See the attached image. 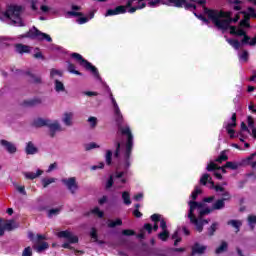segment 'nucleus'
Here are the masks:
<instances>
[{
  "label": "nucleus",
  "instance_id": "53",
  "mask_svg": "<svg viewBox=\"0 0 256 256\" xmlns=\"http://www.w3.org/2000/svg\"><path fill=\"white\" fill-rule=\"evenodd\" d=\"M16 189L22 195H27V192L25 191V186H17Z\"/></svg>",
  "mask_w": 256,
  "mask_h": 256
},
{
  "label": "nucleus",
  "instance_id": "15",
  "mask_svg": "<svg viewBox=\"0 0 256 256\" xmlns=\"http://www.w3.org/2000/svg\"><path fill=\"white\" fill-rule=\"evenodd\" d=\"M73 112H65L62 116V122L66 127H71L73 125Z\"/></svg>",
  "mask_w": 256,
  "mask_h": 256
},
{
  "label": "nucleus",
  "instance_id": "16",
  "mask_svg": "<svg viewBox=\"0 0 256 256\" xmlns=\"http://www.w3.org/2000/svg\"><path fill=\"white\" fill-rule=\"evenodd\" d=\"M207 250V246H203L199 243H195L192 247V255H203Z\"/></svg>",
  "mask_w": 256,
  "mask_h": 256
},
{
  "label": "nucleus",
  "instance_id": "13",
  "mask_svg": "<svg viewBox=\"0 0 256 256\" xmlns=\"http://www.w3.org/2000/svg\"><path fill=\"white\" fill-rule=\"evenodd\" d=\"M206 169L207 171H214L216 179H223V176L219 173V171H221V167H218L214 162H210Z\"/></svg>",
  "mask_w": 256,
  "mask_h": 256
},
{
  "label": "nucleus",
  "instance_id": "32",
  "mask_svg": "<svg viewBox=\"0 0 256 256\" xmlns=\"http://www.w3.org/2000/svg\"><path fill=\"white\" fill-rule=\"evenodd\" d=\"M120 225H123V221L121 219H117L116 221H113V220H109L108 221V227L110 229H113L117 226H120Z\"/></svg>",
  "mask_w": 256,
  "mask_h": 256
},
{
  "label": "nucleus",
  "instance_id": "37",
  "mask_svg": "<svg viewBox=\"0 0 256 256\" xmlns=\"http://www.w3.org/2000/svg\"><path fill=\"white\" fill-rule=\"evenodd\" d=\"M91 213H92L93 215H97L100 219H102V217H103V215H104L103 211H101V210L99 209V207L93 208V209L91 210Z\"/></svg>",
  "mask_w": 256,
  "mask_h": 256
},
{
  "label": "nucleus",
  "instance_id": "20",
  "mask_svg": "<svg viewBox=\"0 0 256 256\" xmlns=\"http://www.w3.org/2000/svg\"><path fill=\"white\" fill-rule=\"evenodd\" d=\"M66 63H67V71L72 73V75H79V76L83 75V73L76 70L77 67L75 66V64H73L69 61H67Z\"/></svg>",
  "mask_w": 256,
  "mask_h": 256
},
{
  "label": "nucleus",
  "instance_id": "57",
  "mask_svg": "<svg viewBox=\"0 0 256 256\" xmlns=\"http://www.w3.org/2000/svg\"><path fill=\"white\" fill-rule=\"evenodd\" d=\"M134 201H143V193H138L134 195Z\"/></svg>",
  "mask_w": 256,
  "mask_h": 256
},
{
  "label": "nucleus",
  "instance_id": "19",
  "mask_svg": "<svg viewBox=\"0 0 256 256\" xmlns=\"http://www.w3.org/2000/svg\"><path fill=\"white\" fill-rule=\"evenodd\" d=\"M41 175H43V170L38 169L37 172H26L24 173V176L26 177V179H37V177H41Z\"/></svg>",
  "mask_w": 256,
  "mask_h": 256
},
{
  "label": "nucleus",
  "instance_id": "49",
  "mask_svg": "<svg viewBox=\"0 0 256 256\" xmlns=\"http://www.w3.org/2000/svg\"><path fill=\"white\" fill-rule=\"evenodd\" d=\"M122 235H125L126 237H131V236L135 235V231L125 229L122 231Z\"/></svg>",
  "mask_w": 256,
  "mask_h": 256
},
{
  "label": "nucleus",
  "instance_id": "4",
  "mask_svg": "<svg viewBox=\"0 0 256 256\" xmlns=\"http://www.w3.org/2000/svg\"><path fill=\"white\" fill-rule=\"evenodd\" d=\"M237 127V114H232L231 118L224 122V129H226L230 139H235V137H239V140L241 143H244V146L237 143H232L231 147H234L235 149H238L239 151H245L246 149H249L251 145L247 142V139H249V136L252 137L256 141V127H255V120L252 118V116H248L246 123H241V130L240 133L237 134L235 132V128Z\"/></svg>",
  "mask_w": 256,
  "mask_h": 256
},
{
  "label": "nucleus",
  "instance_id": "2",
  "mask_svg": "<svg viewBox=\"0 0 256 256\" xmlns=\"http://www.w3.org/2000/svg\"><path fill=\"white\" fill-rule=\"evenodd\" d=\"M215 191L223 198L214 202L212 209L206 208L203 202H195V199L201 195V186H196L194 191L191 193L190 197L192 200L188 202V219L190 220V223L196 227V231L199 233L203 231V225H207V223H209L208 220H203V217H205V215H209L211 211H221V209H225V201H229V199H231V194H229V192L222 186H215Z\"/></svg>",
  "mask_w": 256,
  "mask_h": 256
},
{
  "label": "nucleus",
  "instance_id": "36",
  "mask_svg": "<svg viewBox=\"0 0 256 256\" xmlns=\"http://www.w3.org/2000/svg\"><path fill=\"white\" fill-rule=\"evenodd\" d=\"M227 251V242H222V244L216 249L217 255Z\"/></svg>",
  "mask_w": 256,
  "mask_h": 256
},
{
  "label": "nucleus",
  "instance_id": "11",
  "mask_svg": "<svg viewBox=\"0 0 256 256\" xmlns=\"http://www.w3.org/2000/svg\"><path fill=\"white\" fill-rule=\"evenodd\" d=\"M62 183L66 185V187L71 191V193H75L77 191V183L75 181V178H64L62 179Z\"/></svg>",
  "mask_w": 256,
  "mask_h": 256
},
{
  "label": "nucleus",
  "instance_id": "63",
  "mask_svg": "<svg viewBox=\"0 0 256 256\" xmlns=\"http://www.w3.org/2000/svg\"><path fill=\"white\" fill-rule=\"evenodd\" d=\"M35 59H43V54L41 52H36L34 54Z\"/></svg>",
  "mask_w": 256,
  "mask_h": 256
},
{
  "label": "nucleus",
  "instance_id": "14",
  "mask_svg": "<svg viewBox=\"0 0 256 256\" xmlns=\"http://www.w3.org/2000/svg\"><path fill=\"white\" fill-rule=\"evenodd\" d=\"M0 145L4 147V149L8 151V153H15V151H17V147H15V144L7 140H1Z\"/></svg>",
  "mask_w": 256,
  "mask_h": 256
},
{
  "label": "nucleus",
  "instance_id": "48",
  "mask_svg": "<svg viewBox=\"0 0 256 256\" xmlns=\"http://www.w3.org/2000/svg\"><path fill=\"white\" fill-rule=\"evenodd\" d=\"M217 223H213L210 228L208 229V234L213 235L215 231H217Z\"/></svg>",
  "mask_w": 256,
  "mask_h": 256
},
{
  "label": "nucleus",
  "instance_id": "26",
  "mask_svg": "<svg viewBox=\"0 0 256 256\" xmlns=\"http://www.w3.org/2000/svg\"><path fill=\"white\" fill-rule=\"evenodd\" d=\"M4 231H13V229H17V223L15 221L3 222Z\"/></svg>",
  "mask_w": 256,
  "mask_h": 256
},
{
  "label": "nucleus",
  "instance_id": "39",
  "mask_svg": "<svg viewBox=\"0 0 256 256\" xmlns=\"http://www.w3.org/2000/svg\"><path fill=\"white\" fill-rule=\"evenodd\" d=\"M90 237L94 241V243H97L98 241V236H97V229L92 228L90 231Z\"/></svg>",
  "mask_w": 256,
  "mask_h": 256
},
{
  "label": "nucleus",
  "instance_id": "23",
  "mask_svg": "<svg viewBox=\"0 0 256 256\" xmlns=\"http://www.w3.org/2000/svg\"><path fill=\"white\" fill-rule=\"evenodd\" d=\"M122 201L127 207L131 205V194L129 193V191L122 192Z\"/></svg>",
  "mask_w": 256,
  "mask_h": 256
},
{
  "label": "nucleus",
  "instance_id": "58",
  "mask_svg": "<svg viewBox=\"0 0 256 256\" xmlns=\"http://www.w3.org/2000/svg\"><path fill=\"white\" fill-rule=\"evenodd\" d=\"M55 169H57V163L50 164L47 173H51V171H55Z\"/></svg>",
  "mask_w": 256,
  "mask_h": 256
},
{
  "label": "nucleus",
  "instance_id": "64",
  "mask_svg": "<svg viewBox=\"0 0 256 256\" xmlns=\"http://www.w3.org/2000/svg\"><path fill=\"white\" fill-rule=\"evenodd\" d=\"M249 81H254L256 83V72H254L252 77L249 78Z\"/></svg>",
  "mask_w": 256,
  "mask_h": 256
},
{
  "label": "nucleus",
  "instance_id": "41",
  "mask_svg": "<svg viewBox=\"0 0 256 256\" xmlns=\"http://www.w3.org/2000/svg\"><path fill=\"white\" fill-rule=\"evenodd\" d=\"M211 179V176L209 174H203L202 177L200 178V183L201 185H207V181Z\"/></svg>",
  "mask_w": 256,
  "mask_h": 256
},
{
  "label": "nucleus",
  "instance_id": "52",
  "mask_svg": "<svg viewBox=\"0 0 256 256\" xmlns=\"http://www.w3.org/2000/svg\"><path fill=\"white\" fill-rule=\"evenodd\" d=\"M83 94L86 95L87 97H97V95H99V93L92 92V91H85L83 92Z\"/></svg>",
  "mask_w": 256,
  "mask_h": 256
},
{
  "label": "nucleus",
  "instance_id": "29",
  "mask_svg": "<svg viewBox=\"0 0 256 256\" xmlns=\"http://www.w3.org/2000/svg\"><path fill=\"white\" fill-rule=\"evenodd\" d=\"M238 57L240 61H242L243 63H247L249 59V52H247V50H242L241 52L238 53Z\"/></svg>",
  "mask_w": 256,
  "mask_h": 256
},
{
  "label": "nucleus",
  "instance_id": "34",
  "mask_svg": "<svg viewBox=\"0 0 256 256\" xmlns=\"http://www.w3.org/2000/svg\"><path fill=\"white\" fill-rule=\"evenodd\" d=\"M228 225H231L234 229L239 231V227H241L242 223L239 220H230L228 221Z\"/></svg>",
  "mask_w": 256,
  "mask_h": 256
},
{
  "label": "nucleus",
  "instance_id": "35",
  "mask_svg": "<svg viewBox=\"0 0 256 256\" xmlns=\"http://www.w3.org/2000/svg\"><path fill=\"white\" fill-rule=\"evenodd\" d=\"M51 183H55V178H44L42 179V185L44 188L49 187Z\"/></svg>",
  "mask_w": 256,
  "mask_h": 256
},
{
  "label": "nucleus",
  "instance_id": "17",
  "mask_svg": "<svg viewBox=\"0 0 256 256\" xmlns=\"http://www.w3.org/2000/svg\"><path fill=\"white\" fill-rule=\"evenodd\" d=\"M18 75H21V73H24L22 70H17L16 72ZM25 75H27L30 78V81L32 83H41V77L39 76H34L33 73L27 71L25 72Z\"/></svg>",
  "mask_w": 256,
  "mask_h": 256
},
{
  "label": "nucleus",
  "instance_id": "21",
  "mask_svg": "<svg viewBox=\"0 0 256 256\" xmlns=\"http://www.w3.org/2000/svg\"><path fill=\"white\" fill-rule=\"evenodd\" d=\"M39 103H41V99L33 98V99H30V100H25L23 102V106L24 107H35V105H39Z\"/></svg>",
  "mask_w": 256,
  "mask_h": 256
},
{
  "label": "nucleus",
  "instance_id": "18",
  "mask_svg": "<svg viewBox=\"0 0 256 256\" xmlns=\"http://www.w3.org/2000/svg\"><path fill=\"white\" fill-rule=\"evenodd\" d=\"M61 77H63V71L55 69V68L51 69L50 78L53 81H59V79H61Z\"/></svg>",
  "mask_w": 256,
  "mask_h": 256
},
{
  "label": "nucleus",
  "instance_id": "9",
  "mask_svg": "<svg viewBox=\"0 0 256 256\" xmlns=\"http://www.w3.org/2000/svg\"><path fill=\"white\" fill-rule=\"evenodd\" d=\"M30 33L31 37H35L36 39H38V41H47V43H51V41H53L49 34L43 33L35 27L32 30H30Z\"/></svg>",
  "mask_w": 256,
  "mask_h": 256
},
{
  "label": "nucleus",
  "instance_id": "27",
  "mask_svg": "<svg viewBox=\"0 0 256 256\" xmlns=\"http://www.w3.org/2000/svg\"><path fill=\"white\" fill-rule=\"evenodd\" d=\"M26 153L27 155H35V153H37V147H35L32 142H28L26 146Z\"/></svg>",
  "mask_w": 256,
  "mask_h": 256
},
{
  "label": "nucleus",
  "instance_id": "1",
  "mask_svg": "<svg viewBox=\"0 0 256 256\" xmlns=\"http://www.w3.org/2000/svg\"><path fill=\"white\" fill-rule=\"evenodd\" d=\"M109 97L118 124L117 137L114 142L116 148L114 158L117 159V164L116 171L110 175L106 182V189H111L113 185L115 189H123L125 183H127L129 173H131L129 169L131 167V151H133V134L129 125L121 126L123 125V113H121L113 93H110Z\"/></svg>",
  "mask_w": 256,
  "mask_h": 256
},
{
  "label": "nucleus",
  "instance_id": "12",
  "mask_svg": "<svg viewBox=\"0 0 256 256\" xmlns=\"http://www.w3.org/2000/svg\"><path fill=\"white\" fill-rule=\"evenodd\" d=\"M151 220L154 223H159L160 221V228L162 229V231H168L167 230V222L165 221V218H162L161 215L159 214H153L151 216Z\"/></svg>",
  "mask_w": 256,
  "mask_h": 256
},
{
  "label": "nucleus",
  "instance_id": "6",
  "mask_svg": "<svg viewBox=\"0 0 256 256\" xmlns=\"http://www.w3.org/2000/svg\"><path fill=\"white\" fill-rule=\"evenodd\" d=\"M70 57L72 59H75V61H77V63H79V65H81V67H84V69H86V71H90V73H92V75L96 81H99L100 83L103 81V79H101V75H99V70L97 69V67H95L89 61H87L85 58H83V56L81 54L74 52L70 55Z\"/></svg>",
  "mask_w": 256,
  "mask_h": 256
},
{
  "label": "nucleus",
  "instance_id": "22",
  "mask_svg": "<svg viewBox=\"0 0 256 256\" xmlns=\"http://www.w3.org/2000/svg\"><path fill=\"white\" fill-rule=\"evenodd\" d=\"M31 51V47L23 44H17L16 45V53H20L23 55V53H29Z\"/></svg>",
  "mask_w": 256,
  "mask_h": 256
},
{
  "label": "nucleus",
  "instance_id": "43",
  "mask_svg": "<svg viewBox=\"0 0 256 256\" xmlns=\"http://www.w3.org/2000/svg\"><path fill=\"white\" fill-rule=\"evenodd\" d=\"M60 211H61L60 208L50 209L48 212V217H54V215H59Z\"/></svg>",
  "mask_w": 256,
  "mask_h": 256
},
{
  "label": "nucleus",
  "instance_id": "44",
  "mask_svg": "<svg viewBox=\"0 0 256 256\" xmlns=\"http://www.w3.org/2000/svg\"><path fill=\"white\" fill-rule=\"evenodd\" d=\"M22 256H33V249L31 247H26L22 252Z\"/></svg>",
  "mask_w": 256,
  "mask_h": 256
},
{
  "label": "nucleus",
  "instance_id": "28",
  "mask_svg": "<svg viewBox=\"0 0 256 256\" xmlns=\"http://www.w3.org/2000/svg\"><path fill=\"white\" fill-rule=\"evenodd\" d=\"M54 87L56 93H62L63 91H65V85L59 80L54 81Z\"/></svg>",
  "mask_w": 256,
  "mask_h": 256
},
{
  "label": "nucleus",
  "instance_id": "60",
  "mask_svg": "<svg viewBox=\"0 0 256 256\" xmlns=\"http://www.w3.org/2000/svg\"><path fill=\"white\" fill-rule=\"evenodd\" d=\"M53 51H57L58 53H62V54L65 53V49L59 46H54Z\"/></svg>",
  "mask_w": 256,
  "mask_h": 256
},
{
  "label": "nucleus",
  "instance_id": "42",
  "mask_svg": "<svg viewBox=\"0 0 256 256\" xmlns=\"http://www.w3.org/2000/svg\"><path fill=\"white\" fill-rule=\"evenodd\" d=\"M88 123H90V127H92V129H95V127H97V118L93 116L89 117Z\"/></svg>",
  "mask_w": 256,
  "mask_h": 256
},
{
  "label": "nucleus",
  "instance_id": "61",
  "mask_svg": "<svg viewBox=\"0 0 256 256\" xmlns=\"http://www.w3.org/2000/svg\"><path fill=\"white\" fill-rule=\"evenodd\" d=\"M99 205H104V203H107V196H103L98 200Z\"/></svg>",
  "mask_w": 256,
  "mask_h": 256
},
{
  "label": "nucleus",
  "instance_id": "30",
  "mask_svg": "<svg viewBox=\"0 0 256 256\" xmlns=\"http://www.w3.org/2000/svg\"><path fill=\"white\" fill-rule=\"evenodd\" d=\"M30 7H31V9H32V11H33V13H34V15L39 14V1H37V0H32V1L30 2Z\"/></svg>",
  "mask_w": 256,
  "mask_h": 256
},
{
  "label": "nucleus",
  "instance_id": "59",
  "mask_svg": "<svg viewBox=\"0 0 256 256\" xmlns=\"http://www.w3.org/2000/svg\"><path fill=\"white\" fill-rule=\"evenodd\" d=\"M133 215H134V217H137L138 219L143 217V214L139 211V209H135L133 211Z\"/></svg>",
  "mask_w": 256,
  "mask_h": 256
},
{
  "label": "nucleus",
  "instance_id": "55",
  "mask_svg": "<svg viewBox=\"0 0 256 256\" xmlns=\"http://www.w3.org/2000/svg\"><path fill=\"white\" fill-rule=\"evenodd\" d=\"M5 235V227L3 226V221L0 219V237Z\"/></svg>",
  "mask_w": 256,
  "mask_h": 256
},
{
  "label": "nucleus",
  "instance_id": "8",
  "mask_svg": "<svg viewBox=\"0 0 256 256\" xmlns=\"http://www.w3.org/2000/svg\"><path fill=\"white\" fill-rule=\"evenodd\" d=\"M58 237L66 239L67 242L62 244L63 249H71V245L79 243V238L75 236L71 231L65 230L58 233Z\"/></svg>",
  "mask_w": 256,
  "mask_h": 256
},
{
  "label": "nucleus",
  "instance_id": "33",
  "mask_svg": "<svg viewBox=\"0 0 256 256\" xmlns=\"http://www.w3.org/2000/svg\"><path fill=\"white\" fill-rule=\"evenodd\" d=\"M158 239H160V241H167V239H169V230H162V232L158 234Z\"/></svg>",
  "mask_w": 256,
  "mask_h": 256
},
{
  "label": "nucleus",
  "instance_id": "50",
  "mask_svg": "<svg viewBox=\"0 0 256 256\" xmlns=\"http://www.w3.org/2000/svg\"><path fill=\"white\" fill-rule=\"evenodd\" d=\"M103 167H105V163L100 162V163L97 164V165L91 166V170H92V171H97V169H103Z\"/></svg>",
  "mask_w": 256,
  "mask_h": 256
},
{
  "label": "nucleus",
  "instance_id": "45",
  "mask_svg": "<svg viewBox=\"0 0 256 256\" xmlns=\"http://www.w3.org/2000/svg\"><path fill=\"white\" fill-rule=\"evenodd\" d=\"M227 159H229V157H227V154H225V152H222L220 156L216 159V161L218 163H223V161H227Z\"/></svg>",
  "mask_w": 256,
  "mask_h": 256
},
{
  "label": "nucleus",
  "instance_id": "5",
  "mask_svg": "<svg viewBox=\"0 0 256 256\" xmlns=\"http://www.w3.org/2000/svg\"><path fill=\"white\" fill-rule=\"evenodd\" d=\"M23 11L25 8L19 5H10L7 7L5 12H0V21H7L10 25H14V27H23L25 23H23Z\"/></svg>",
  "mask_w": 256,
  "mask_h": 256
},
{
  "label": "nucleus",
  "instance_id": "47",
  "mask_svg": "<svg viewBox=\"0 0 256 256\" xmlns=\"http://www.w3.org/2000/svg\"><path fill=\"white\" fill-rule=\"evenodd\" d=\"M248 223H249L251 229H254L253 225H255V223H256V216H249Z\"/></svg>",
  "mask_w": 256,
  "mask_h": 256
},
{
  "label": "nucleus",
  "instance_id": "10",
  "mask_svg": "<svg viewBox=\"0 0 256 256\" xmlns=\"http://www.w3.org/2000/svg\"><path fill=\"white\" fill-rule=\"evenodd\" d=\"M46 127L50 129L51 137H55L56 131H61V124H59L57 120H54V121L48 120Z\"/></svg>",
  "mask_w": 256,
  "mask_h": 256
},
{
  "label": "nucleus",
  "instance_id": "3",
  "mask_svg": "<svg viewBox=\"0 0 256 256\" xmlns=\"http://www.w3.org/2000/svg\"><path fill=\"white\" fill-rule=\"evenodd\" d=\"M159 7V5H167L168 7H177L178 9H186V11H195L197 5H205V0H128L126 5L117 6L114 9H108L105 17H113V15H123V13H135L137 9H145V7Z\"/></svg>",
  "mask_w": 256,
  "mask_h": 256
},
{
  "label": "nucleus",
  "instance_id": "25",
  "mask_svg": "<svg viewBox=\"0 0 256 256\" xmlns=\"http://www.w3.org/2000/svg\"><path fill=\"white\" fill-rule=\"evenodd\" d=\"M34 249L37 253H43L46 249H49V244L47 242H42L34 246Z\"/></svg>",
  "mask_w": 256,
  "mask_h": 256
},
{
  "label": "nucleus",
  "instance_id": "24",
  "mask_svg": "<svg viewBox=\"0 0 256 256\" xmlns=\"http://www.w3.org/2000/svg\"><path fill=\"white\" fill-rule=\"evenodd\" d=\"M49 119L37 118L34 120L33 125L34 127H47Z\"/></svg>",
  "mask_w": 256,
  "mask_h": 256
},
{
  "label": "nucleus",
  "instance_id": "38",
  "mask_svg": "<svg viewBox=\"0 0 256 256\" xmlns=\"http://www.w3.org/2000/svg\"><path fill=\"white\" fill-rule=\"evenodd\" d=\"M172 239H175V241H174L175 247H177V245H179V243H181V237H179L178 231L174 232V234L172 235Z\"/></svg>",
  "mask_w": 256,
  "mask_h": 256
},
{
  "label": "nucleus",
  "instance_id": "31",
  "mask_svg": "<svg viewBox=\"0 0 256 256\" xmlns=\"http://www.w3.org/2000/svg\"><path fill=\"white\" fill-rule=\"evenodd\" d=\"M113 161V151L112 150H106L105 154V162L107 165H111Z\"/></svg>",
  "mask_w": 256,
  "mask_h": 256
},
{
  "label": "nucleus",
  "instance_id": "46",
  "mask_svg": "<svg viewBox=\"0 0 256 256\" xmlns=\"http://www.w3.org/2000/svg\"><path fill=\"white\" fill-rule=\"evenodd\" d=\"M195 17H198V19H200V21H203V23H205V25H209V19H207L205 16H203L202 14H197L194 12Z\"/></svg>",
  "mask_w": 256,
  "mask_h": 256
},
{
  "label": "nucleus",
  "instance_id": "7",
  "mask_svg": "<svg viewBox=\"0 0 256 256\" xmlns=\"http://www.w3.org/2000/svg\"><path fill=\"white\" fill-rule=\"evenodd\" d=\"M81 11V6L72 5V11H68V17H79L76 21L79 25H85V23H89L93 17H95V11L89 12L88 16H83V13L78 12Z\"/></svg>",
  "mask_w": 256,
  "mask_h": 256
},
{
  "label": "nucleus",
  "instance_id": "62",
  "mask_svg": "<svg viewBox=\"0 0 256 256\" xmlns=\"http://www.w3.org/2000/svg\"><path fill=\"white\" fill-rule=\"evenodd\" d=\"M40 9H41L42 13H48V11H49V8L45 5L40 6Z\"/></svg>",
  "mask_w": 256,
  "mask_h": 256
},
{
  "label": "nucleus",
  "instance_id": "56",
  "mask_svg": "<svg viewBox=\"0 0 256 256\" xmlns=\"http://www.w3.org/2000/svg\"><path fill=\"white\" fill-rule=\"evenodd\" d=\"M204 203H213L215 201V196H209L203 199Z\"/></svg>",
  "mask_w": 256,
  "mask_h": 256
},
{
  "label": "nucleus",
  "instance_id": "54",
  "mask_svg": "<svg viewBox=\"0 0 256 256\" xmlns=\"http://www.w3.org/2000/svg\"><path fill=\"white\" fill-rule=\"evenodd\" d=\"M144 229L145 231H148V233L150 234L151 231H153V225L147 223V224H144Z\"/></svg>",
  "mask_w": 256,
  "mask_h": 256
},
{
  "label": "nucleus",
  "instance_id": "40",
  "mask_svg": "<svg viewBox=\"0 0 256 256\" xmlns=\"http://www.w3.org/2000/svg\"><path fill=\"white\" fill-rule=\"evenodd\" d=\"M85 149L86 151H91V149H99V145L95 142H91L89 144H86Z\"/></svg>",
  "mask_w": 256,
  "mask_h": 256
},
{
  "label": "nucleus",
  "instance_id": "51",
  "mask_svg": "<svg viewBox=\"0 0 256 256\" xmlns=\"http://www.w3.org/2000/svg\"><path fill=\"white\" fill-rule=\"evenodd\" d=\"M234 11H241V1L239 0H234Z\"/></svg>",
  "mask_w": 256,
  "mask_h": 256
}]
</instances>
